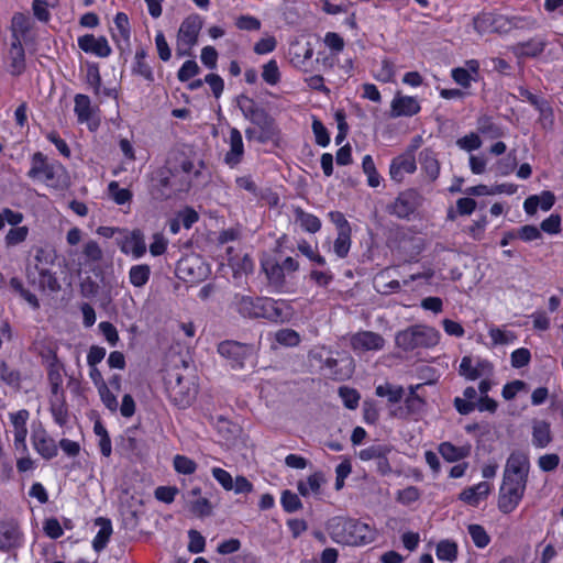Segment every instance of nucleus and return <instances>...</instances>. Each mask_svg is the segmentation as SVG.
Instances as JSON below:
<instances>
[{
	"mask_svg": "<svg viewBox=\"0 0 563 563\" xmlns=\"http://www.w3.org/2000/svg\"><path fill=\"white\" fill-rule=\"evenodd\" d=\"M529 470L530 462L525 452L515 451L509 455L498 496V509L503 514L512 512L521 501L527 487Z\"/></svg>",
	"mask_w": 563,
	"mask_h": 563,
	"instance_id": "f257e3e1",
	"label": "nucleus"
},
{
	"mask_svg": "<svg viewBox=\"0 0 563 563\" xmlns=\"http://www.w3.org/2000/svg\"><path fill=\"white\" fill-rule=\"evenodd\" d=\"M331 539L345 545H365L374 541L375 533L367 525L356 519L335 517L328 522Z\"/></svg>",
	"mask_w": 563,
	"mask_h": 563,
	"instance_id": "f03ea898",
	"label": "nucleus"
},
{
	"mask_svg": "<svg viewBox=\"0 0 563 563\" xmlns=\"http://www.w3.org/2000/svg\"><path fill=\"white\" fill-rule=\"evenodd\" d=\"M27 177L33 180L44 181L48 187L55 189H63L68 186V176L65 167L58 162H49L42 152H36L32 155Z\"/></svg>",
	"mask_w": 563,
	"mask_h": 563,
	"instance_id": "7ed1b4c3",
	"label": "nucleus"
},
{
	"mask_svg": "<svg viewBox=\"0 0 563 563\" xmlns=\"http://www.w3.org/2000/svg\"><path fill=\"white\" fill-rule=\"evenodd\" d=\"M439 341V333L433 328L412 325L396 334L395 342L404 351L418 347L434 346Z\"/></svg>",
	"mask_w": 563,
	"mask_h": 563,
	"instance_id": "20e7f679",
	"label": "nucleus"
},
{
	"mask_svg": "<svg viewBox=\"0 0 563 563\" xmlns=\"http://www.w3.org/2000/svg\"><path fill=\"white\" fill-rule=\"evenodd\" d=\"M166 391L169 400L178 408H188L196 399L198 387L194 379L178 373H170L166 380Z\"/></svg>",
	"mask_w": 563,
	"mask_h": 563,
	"instance_id": "39448f33",
	"label": "nucleus"
},
{
	"mask_svg": "<svg viewBox=\"0 0 563 563\" xmlns=\"http://www.w3.org/2000/svg\"><path fill=\"white\" fill-rule=\"evenodd\" d=\"M202 27L199 15H190L183 21L177 34V54L179 56L190 55V49L198 42V35Z\"/></svg>",
	"mask_w": 563,
	"mask_h": 563,
	"instance_id": "423d86ee",
	"label": "nucleus"
},
{
	"mask_svg": "<svg viewBox=\"0 0 563 563\" xmlns=\"http://www.w3.org/2000/svg\"><path fill=\"white\" fill-rule=\"evenodd\" d=\"M422 196L416 189L401 191L397 198L387 206V212L398 219H409L421 206Z\"/></svg>",
	"mask_w": 563,
	"mask_h": 563,
	"instance_id": "0eeeda50",
	"label": "nucleus"
},
{
	"mask_svg": "<svg viewBox=\"0 0 563 563\" xmlns=\"http://www.w3.org/2000/svg\"><path fill=\"white\" fill-rule=\"evenodd\" d=\"M473 25L474 30L481 35L485 33L506 34L512 29V23L507 16L492 12L475 16Z\"/></svg>",
	"mask_w": 563,
	"mask_h": 563,
	"instance_id": "6e6552de",
	"label": "nucleus"
},
{
	"mask_svg": "<svg viewBox=\"0 0 563 563\" xmlns=\"http://www.w3.org/2000/svg\"><path fill=\"white\" fill-rule=\"evenodd\" d=\"M24 534L18 521L13 519L0 520V552L11 553L20 549Z\"/></svg>",
	"mask_w": 563,
	"mask_h": 563,
	"instance_id": "1a4fd4ad",
	"label": "nucleus"
},
{
	"mask_svg": "<svg viewBox=\"0 0 563 563\" xmlns=\"http://www.w3.org/2000/svg\"><path fill=\"white\" fill-rule=\"evenodd\" d=\"M26 279L32 285H37L41 290H49L52 292H57L60 290V284L55 276L47 267L40 266L38 264H34V266L29 265L25 269Z\"/></svg>",
	"mask_w": 563,
	"mask_h": 563,
	"instance_id": "9d476101",
	"label": "nucleus"
},
{
	"mask_svg": "<svg viewBox=\"0 0 563 563\" xmlns=\"http://www.w3.org/2000/svg\"><path fill=\"white\" fill-rule=\"evenodd\" d=\"M218 352L242 367L244 361L253 353V346L238 341L227 340L218 345Z\"/></svg>",
	"mask_w": 563,
	"mask_h": 563,
	"instance_id": "9b49d317",
	"label": "nucleus"
},
{
	"mask_svg": "<svg viewBox=\"0 0 563 563\" xmlns=\"http://www.w3.org/2000/svg\"><path fill=\"white\" fill-rule=\"evenodd\" d=\"M417 169L413 148L408 150L391 161L389 175L397 183H401L406 174H412Z\"/></svg>",
	"mask_w": 563,
	"mask_h": 563,
	"instance_id": "f8f14e48",
	"label": "nucleus"
},
{
	"mask_svg": "<svg viewBox=\"0 0 563 563\" xmlns=\"http://www.w3.org/2000/svg\"><path fill=\"white\" fill-rule=\"evenodd\" d=\"M384 338L372 331H361L352 335L351 346L354 351H378L384 347Z\"/></svg>",
	"mask_w": 563,
	"mask_h": 563,
	"instance_id": "ddd939ff",
	"label": "nucleus"
},
{
	"mask_svg": "<svg viewBox=\"0 0 563 563\" xmlns=\"http://www.w3.org/2000/svg\"><path fill=\"white\" fill-rule=\"evenodd\" d=\"M250 122L258 128V135L256 136V141L260 143H266L277 135L275 121L265 109L255 114Z\"/></svg>",
	"mask_w": 563,
	"mask_h": 563,
	"instance_id": "4468645a",
	"label": "nucleus"
},
{
	"mask_svg": "<svg viewBox=\"0 0 563 563\" xmlns=\"http://www.w3.org/2000/svg\"><path fill=\"white\" fill-rule=\"evenodd\" d=\"M32 443L36 452L45 460L57 455V445L44 429L33 431Z\"/></svg>",
	"mask_w": 563,
	"mask_h": 563,
	"instance_id": "2eb2a0df",
	"label": "nucleus"
},
{
	"mask_svg": "<svg viewBox=\"0 0 563 563\" xmlns=\"http://www.w3.org/2000/svg\"><path fill=\"white\" fill-rule=\"evenodd\" d=\"M78 46L84 52L99 57H108L111 54V47L103 36L95 37L92 34H86L78 38Z\"/></svg>",
	"mask_w": 563,
	"mask_h": 563,
	"instance_id": "dca6fc26",
	"label": "nucleus"
},
{
	"mask_svg": "<svg viewBox=\"0 0 563 563\" xmlns=\"http://www.w3.org/2000/svg\"><path fill=\"white\" fill-rule=\"evenodd\" d=\"M258 298L260 297H251L246 295L236 294L233 298L232 306L241 317L249 319H258Z\"/></svg>",
	"mask_w": 563,
	"mask_h": 563,
	"instance_id": "f3484780",
	"label": "nucleus"
},
{
	"mask_svg": "<svg viewBox=\"0 0 563 563\" xmlns=\"http://www.w3.org/2000/svg\"><path fill=\"white\" fill-rule=\"evenodd\" d=\"M420 111V104L413 97L400 96L399 93L391 101V117H411Z\"/></svg>",
	"mask_w": 563,
	"mask_h": 563,
	"instance_id": "a211bd4d",
	"label": "nucleus"
},
{
	"mask_svg": "<svg viewBox=\"0 0 563 563\" xmlns=\"http://www.w3.org/2000/svg\"><path fill=\"white\" fill-rule=\"evenodd\" d=\"M493 371V366L488 361H478L473 365L471 356H464L460 364V374L470 380H475L483 375H488Z\"/></svg>",
	"mask_w": 563,
	"mask_h": 563,
	"instance_id": "6ab92c4d",
	"label": "nucleus"
},
{
	"mask_svg": "<svg viewBox=\"0 0 563 563\" xmlns=\"http://www.w3.org/2000/svg\"><path fill=\"white\" fill-rule=\"evenodd\" d=\"M244 155L242 134L236 128L230 130V150L224 156V162L230 167L238 166Z\"/></svg>",
	"mask_w": 563,
	"mask_h": 563,
	"instance_id": "aec40b11",
	"label": "nucleus"
},
{
	"mask_svg": "<svg viewBox=\"0 0 563 563\" xmlns=\"http://www.w3.org/2000/svg\"><path fill=\"white\" fill-rule=\"evenodd\" d=\"M170 176L167 169L157 170V178L153 179V184L150 188V194L153 199L163 201L172 196Z\"/></svg>",
	"mask_w": 563,
	"mask_h": 563,
	"instance_id": "412c9836",
	"label": "nucleus"
},
{
	"mask_svg": "<svg viewBox=\"0 0 563 563\" xmlns=\"http://www.w3.org/2000/svg\"><path fill=\"white\" fill-rule=\"evenodd\" d=\"M8 60L11 75L19 76L25 70V53L22 42L18 38L14 41L11 40Z\"/></svg>",
	"mask_w": 563,
	"mask_h": 563,
	"instance_id": "4be33fe9",
	"label": "nucleus"
},
{
	"mask_svg": "<svg viewBox=\"0 0 563 563\" xmlns=\"http://www.w3.org/2000/svg\"><path fill=\"white\" fill-rule=\"evenodd\" d=\"M260 313L258 318L267 319L269 321H282L284 319L283 302L276 301L271 298H258Z\"/></svg>",
	"mask_w": 563,
	"mask_h": 563,
	"instance_id": "5701e85b",
	"label": "nucleus"
},
{
	"mask_svg": "<svg viewBox=\"0 0 563 563\" xmlns=\"http://www.w3.org/2000/svg\"><path fill=\"white\" fill-rule=\"evenodd\" d=\"M555 202L554 195L545 190L540 196L533 195L525 200L523 208L528 214H534L540 207L542 210H550Z\"/></svg>",
	"mask_w": 563,
	"mask_h": 563,
	"instance_id": "b1692460",
	"label": "nucleus"
},
{
	"mask_svg": "<svg viewBox=\"0 0 563 563\" xmlns=\"http://www.w3.org/2000/svg\"><path fill=\"white\" fill-rule=\"evenodd\" d=\"M32 20L29 15L23 13H15L11 20V40L18 38L20 42L26 40L29 32L32 29Z\"/></svg>",
	"mask_w": 563,
	"mask_h": 563,
	"instance_id": "393cba45",
	"label": "nucleus"
},
{
	"mask_svg": "<svg viewBox=\"0 0 563 563\" xmlns=\"http://www.w3.org/2000/svg\"><path fill=\"white\" fill-rule=\"evenodd\" d=\"M552 441L550 423L544 420H533L532 422V444L536 448L543 449Z\"/></svg>",
	"mask_w": 563,
	"mask_h": 563,
	"instance_id": "a878e982",
	"label": "nucleus"
},
{
	"mask_svg": "<svg viewBox=\"0 0 563 563\" xmlns=\"http://www.w3.org/2000/svg\"><path fill=\"white\" fill-rule=\"evenodd\" d=\"M421 169L431 181H434L440 174V163L431 148H424L419 154Z\"/></svg>",
	"mask_w": 563,
	"mask_h": 563,
	"instance_id": "bb28decb",
	"label": "nucleus"
},
{
	"mask_svg": "<svg viewBox=\"0 0 563 563\" xmlns=\"http://www.w3.org/2000/svg\"><path fill=\"white\" fill-rule=\"evenodd\" d=\"M490 486L487 482H481L475 486L467 487L460 494V499L468 505L476 506L489 494Z\"/></svg>",
	"mask_w": 563,
	"mask_h": 563,
	"instance_id": "cd10ccee",
	"label": "nucleus"
},
{
	"mask_svg": "<svg viewBox=\"0 0 563 563\" xmlns=\"http://www.w3.org/2000/svg\"><path fill=\"white\" fill-rule=\"evenodd\" d=\"M313 358L318 360L322 364V367L329 369V377L333 379L342 380L345 377H347L351 373V366H349V368H346L345 371L336 369L339 361L331 356H327L323 358L322 353H314ZM345 361L349 363V365L352 364V358L347 357Z\"/></svg>",
	"mask_w": 563,
	"mask_h": 563,
	"instance_id": "c85d7f7f",
	"label": "nucleus"
},
{
	"mask_svg": "<svg viewBox=\"0 0 563 563\" xmlns=\"http://www.w3.org/2000/svg\"><path fill=\"white\" fill-rule=\"evenodd\" d=\"M544 47L545 43L543 41L531 38L511 46L510 51L519 58L536 57L544 51Z\"/></svg>",
	"mask_w": 563,
	"mask_h": 563,
	"instance_id": "c756f323",
	"label": "nucleus"
},
{
	"mask_svg": "<svg viewBox=\"0 0 563 563\" xmlns=\"http://www.w3.org/2000/svg\"><path fill=\"white\" fill-rule=\"evenodd\" d=\"M471 444L455 446L451 442H442L439 445V453L448 462H456L467 457L471 454Z\"/></svg>",
	"mask_w": 563,
	"mask_h": 563,
	"instance_id": "7c9ffc66",
	"label": "nucleus"
},
{
	"mask_svg": "<svg viewBox=\"0 0 563 563\" xmlns=\"http://www.w3.org/2000/svg\"><path fill=\"white\" fill-rule=\"evenodd\" d=\"M96 526L100 527L98 533L92 541V548L96 552L102 551L112 534L111 521L107 518L99 517L95 520Z\"/></svg>",
	"mask_w": 563,
	"mask_h": 563,
	"instance_id": "2f4dec72",
	"label": "nucleus"
},
{
	"mask_svg": "<svg viewBox=\"0 0 563 563\" xmlns=\"http://www.w3.org/2000/svg\"><path fill=\"white\" fill-rule=\"evenodd\" d=\"M168 164L169 167L167 168V170L172 176H177L181 173L185 175L184 181L186 184V187L188 188L191 183L190 174L194 169V163L185 155L180 154L178 157H176L175 164L172 161H169Z\"/></svg>",
	"mask_w": 563,
	"mask_h": 563,
	"instance_id": "473e14b6",
	"label": "nucleus"
},
{
	"mask_svg": "<svg viewBox=\"0 0 563 563\" xmlns=\"http://www.w3.org/2000/svg\"><path fill=\"white\" fill-rule=\"evenodd\" d=\"M313 55V48L310 43L303 45L299 43L291 44L289 48L290 62L294 66L302 68L307 60Z\"/></svg>",
	"mask_w": 563,
	"mask_h": 563,
	"instance_id": "72a5a7b5",
	"label": "nucleus"
},
{
	"mask_svg": "<svg viewBox=\"0 0 563 563\" xmlns=\"http://www.w3.org/2000/svg\"><path fill=\"white\" fill-rule=\"evenodd\" d=\"M479 134L487 139H499L504 135V130L488 115H481L476 122Z\"/></svg>",
	"mask_w": 563,
	"mask_h": 563,
	"instance_id": "f704fd0d",
	"label": "nucleus"
},
{
	"mask_svg": "<svg viewBox=\"0 0 563 563\" xmlns=\"http://www.w3.org/2000/svg\"><path fill=\"white\" fill-rule=\"evenodd\" d=\"M114 25L118 33H113V38L117 41L119 47L122 48L121 43H124L126 46H129L131 32L128 15L123 12L117 13L114 18Z\"/></svg>",
	"mask_w": 563,
	"mask_h": 563,
	"instance_id": "c9c22d12",
	"label": "nucleus"
},
{
	"mask_svg": "<svg viewBox=\"0 0 563 563\" xmlns=\"http://www.w3.org/2000/svg\"><path fill=\"white\" fill-rule=\"evenodd\" d=\"M325 482L321 472L311 474L306 482H298L297 488L301 496L307 497L310 494H319L321 485Z\"/></svg>",
	"mask_w": 563,
	"mask_h": 563,
	"instance_id": "e433bc0d",
	"label": "nucleus"
},
{
	"mask_svg": "<svg viewBox=\"0 0 563 563\" xmlns=\"http://www.w3.org/2000/svg\"><path fill=\"white\" fill-rule=\"evenodd\" d=\"M147 56L146 51L143 47H140L134 56V64L132 67V73L134 75L143 77L147 81L154 80V75L151 66L146 63L145 58Z\"/></svg>",
	"mask_w": 563,
	"mask_h": 563,
	"instance_id": "4c0bfd02",
	"label": "nucleus"
},
{
	"mask_svg": "<svg viewBox=\"0 0 563 563\" xmlns=\"http://www.w3.org/2000/svg\"><path fill=\"white\" fill-rule=\"evenodd\" d=\"M295 220L300 227L310 233H316L321 228V221L313 214L305 212L300 207L294 208Z\"/></svg>",
	"mask_w": 563,
	"mask_h": 563,
	"instance_id": "58836bf2",
	"label": "nucleus"
},
{
	"mask_svg": "<svg viewBox=\"0 0 563 563\" xmlns=\"http://www.w3.org/2000/svg\"><path fill=\"white\" fill-rule=\"evenodd\" d=\"M375 394L378 397H386L390 404H398L402 399L405 390L401 386L385 383L376 387Z\"/></svg>",
	"mask_w": 563,
	"mask_h": 563,
	"instance_id": "ea45409f",
	"label": "nucleus"
},
{
	"mask_svg": "<svg viewBox=\"0 0 563 563\" xmlns=\"http://www.w3.org/2000/svg\"><path fill=\"white\" fill-rule=\"evenodd\" d=\"M124 253L129 251L135 258L143 256L146 252V245L140 231H134L131 238L126 241V244L122 247Z\"/></svg>",
	"mask_w": 563,
	"mask_h": 563,
	"instance_id": "a19ab883",
	"label": "nucleus"
},
{
	"mask_svg": "<svg viewBox=\"0 0 563 563\" xmlns=\"http://www.w3.org/2000/svg\"><path fill=\"white\" fill-rule=\"evenodd\" d=\"M151 268L146 264L134 265L130 268L129 278L134 287H143L150 279Z\"/></svg>",
	"mask_w": 563,
	"mask_h": 563,
	"instance_id": "79ce46f5",
	"label": "nucleus"
},
{
	"mask_svg": "<svg viewBox=\"0 0 563 563\" xmlns=\"http://www.w3.org/2000/svg\"><path fill=\"white\" fill-rule=\"evenodd\" d=\"M236 104L242 111L243 117L249 121H251L255 114L264 110L263 108L258 107L252 98L245 95H241L236 98Z\"/></svg>",
	"mask_w": 563,
	"mask_h": 563,
	"instance_id": "37998d69",
	"label": "nucleus"
},
{
	"mask_svg": "<svg viewBox=\"0 0 563 563\" xmlns=\"http://www.w3.org/2000/svg\"><path fill=\"white\" fill-rule=\"evenodd\" d=\"M75 113L77 114L78 121L86 122L91 118V104L90 98L86 95H76L75 97Z\"/></svg>",
	"mask_w": 563,
	"mask_h": 563,
	"instance_id": "c03bdc74",
	"label": "nucleus"
},
{
	"mask_svg": "<svg viewBox=\"0 0 563 563\" xmlns=\"http://www.w3.org/2000/svg\"><path fill=\"white\" fill-rule=\"evenodd\" d=\"M93 431L96 435L99 438L98 445L101 454L106 457H109L112 452V445L107 429L100 421H96L93 426Z\"/></svg>",
	"mask_w": 563,
	"mask_h": 563,
	"instance_id": "a18cd8bd",
	"label": "nucleus"
},
{
	"mask_svg": "<svg viewBox=\"0 0 563 563\" xmlns=\"http://www.w3.org/2000/svg\"><path fill=\"white\" fill-rule=\"evenodd\" d=\"M49 405H51V408H49L51 413H52L55 422L57 424H59L60 427L66 424L67 419H68V410H67L65 399H58V398L49 399Z\"/></svg>",
	"mask_w": 563,
	"mask_h": 563,
	"instance_id": "49530a36",
	"label": "nucleus"
},
{
	"mask_svg": "<svg viewBox=\"0 0 563 563\" xmlns=\"http://www.w3.org/2000/svg\"><path fill=\"white\" fill-rule=\"evenodd\" d=\"M437 556L439 560L453 562L457 556V545L455 542L444 540L437 545Z\"/></svg>",
	"mask_w": 563,
	"mask_h": 563,
	"instance_id": "de8ad7c7",
	"label": "nucleus"
},
{
	"mask_svg": "<svg viewBox=\"0 0 563 563\" xmlns=\"http://www.w3.org/2000/svg\"><path fill=\"white\" fill-rule=\"evenodd\" d=\"M391 449L386 444H374L358 452V457L362 461L378 460L384 454L390 453Z\"/></svg>",
	"mask_w": 563,
	"mask_h": 563,
	"instance_id": "09e8293b",
	"label": "nucleus"
},
{
	"mask_svg": "<svg viewBox=\"0 0 563 563\" xmlns=\"http://www.w3.org/2000/svg\"><path fill=\"white\" fill-rule=\"evenodd\" d=\"M467 530L472 538V541L477 548L483 549L489 544L490 537L481 525H470Z\"/></svg>",
	"mask_w": 563,
	"mask_h": 563,
	"instance_id": "8fccbe9b",
	"label": "nucleus"
},
{
	"mask_svg": "<svg viewBox=\"0 0 563 563\" xmlns=\"http://www.w3.org/2000/svg\"><path fill=\"white\" fill-rule=\"evenodd\" d=\"M350 247H351V231L338 232V236L333 244L334 253L339 257L344 258L349 254Z\"/></svg>",
	"mask_w": 563,
	"mask_h": 563,
	"instance_id": "3c124183",
	"label": "nucleus"
},
{
	"mask_svg": "<svg viewBox=\"0 0 563 563\" xmlns=\"http://www.w3.org/2000/svg\"><path fill=\"white\" fill-rule=\"evenodd\" d=\"M262 78L268 85L275 86L280 80V71L275 59H271L263 66Z\"/></svg>",
	"mask_w": 563,
	"mask_h": 563,
	"instance_id": "603ef678",
	"label": "nucleus"
},
{
	"mask_svg": "<svg viewBox=\"0 0 563 563\" xmlns=\"http://www.w3.org/2000/svg\"><path fill=\"white\" fill-rule=\"evenodd\" d=\"M280 504L286 512H295L302 508V503L298 495L290 492L284 490L280 497Z\"/></svg>",
	"mask_w": 563,
	"mask_h": 563,
	"instance_id": "864d4df0",
	"label": "nucleus"
},
{
	"mask_svg": "<svg viewBox=\"0 0 563 563\" xmlns=\"http://www.w3.org/2000/svg\"><path fill=\"white\" fill-rule=\"evenodd\" d=\"M276 341L285 346H296L300 343V335L292 329H282L275 334Z\"/></svg>",
	"mask_w": 563,
	"mask_h": 563,
	"instance_id": "5fc2aeb1",
	"label": "nucleus"
},
{
	"mask_svg": "<svg viewBox=\"0 0 563 563\" xmlns=\"http://www.w3.org/2000/svg\"><path fill=\"white\" fill-rule=\"evenodd\" d=\"M108 190L118 205H124L132 199V192L126 188H120L117 181H111L108 186Z\"/></svg>",
	"mask_w": 563,
	"mask_h": 563,
	"instance_id": "6e6d98bb",
	"label": "nucleus"
},
{
	"mask_svg": "<svg viewBox=\"0 0 563 563\" xmlns=\"http://www.w3.org/2000/svg\"><path fill=\"white\" fill-rule=\"evenodd\" d=\"M263 269L267 278L273 283H280L284 279V271L282 264L274 261L263 263Z\"/></svg>",
	"mask_w": 563,
	"mask_h": 563,
	"instance_id": "4d7b16f0",
	"label": "nucleus"
},
{
	"mask_svg": "<svg viewBox=\"0 0 563 563\" xmlns=\"http://www.w3.org/2000/svg\"><path fill=\"white\" fill-rule=\"evenodd\" d=\"M456 145L464 151L472 152L482 146V140L477 133L471 132L456 141Z\"/></svg>",
	"mask_w": 563,
	"mask_h": 563,
	"instance_id": "13d9d810",
	"label": "nucleus"
},
{
	"mask_svg": "<svg viewBox=\"0 0 563 563\" xmlns=\"http://www.w3.org/2000/svg\"><path fill=\"white\" fill-rule=\"evenodd\" d=\"M98 394L102 404L112 412L118 410L119 404L117 400V396L110 390L108 384L102 385V387L97 388Z\"/></svg>",
	"mask_w": 563,
	"mask_h": 563,
	"instance_id": "bf43d9fd",
	"label": "nucleus"
},
{
	"mask_svg": "<svg viewBox=\"0 0 563 563\" xmlns=\"http://www.w3.org/2000/svg\"><path fill=\"white\" fill-rule=\"evenodd\" d=\"M339 395L346 408L355 409L358 406L360 394L355 389L343 386L339 388Z\"/></svg>",
	"mask_w": 563,
	"mask_h": 563,
	"instance_id": "052dcab7",
	"label": "nucleus"
},
{
	"mask_svg": "<svg viewBox=\"0 0 563 563\" xmlns=\"http://www.w3.org/2000/svg\"><path fill=\"white\" fill-rule=\"evenodd\" d=\"M174 467L178 473L190 475L195 473L197 464L191 459L178 454L174 457Z\"/></svg>",
	"mask_w": 563,
	"mask_h": 563,
	"instance_id": "680f3d73",
	"label": "nucleus"
},
{
	"mask_svg": "<svg viewBox=\"0 0 563 563\" xmlns=\"http://www.w3.org/2000/svg\"><path fill=\"white\" fill-rule=\"evenodd\" d=\"M199 71H200V68L195 60H192V59L186 60L183 64V66L180 67V69L178 70L177 78L179 79V81L185 82V81H188L194 76L198 75Z\"/></svg>",
	"mask_w": 563,
	"mask_h": 563,
	"instance_id": "e2e57ef3",
	"label": "nucleus"
},
{
	"mask_svg": "<svg viewBox=\"0 0 563 563\" xmlns=\"http://www.w3.org/2000/svg\"><path fill=\"white\" fill-rule=\"evenodd\" d=\"M0 378L8 385L18 386L20 383V373L2 361L0 363Z\"/></svg>",
	"mask_w": 563,
	"mask_h": 563,
	"instance_id": "0e129e2a",
	"label": "nucleus"
},
{
	"mask_svg": "<svg viewBox=\"0 0 563 563\" xmlns=\"http://www.w3.org/2000/svg\"><path fill=\"white\" fill-rule=\"evenodd\" d=\"M511 365L515 368H521L530 363L531 354L528 349L520 347L511 353Z\"/></svg>",
	"mask_w": 563,
	"mask_h": 563,
	"instance_id": "69168bd1",
	"label": "nucleus"
},
{
	"mask_svg": "<svg viewBox=\"0 0 563 563\" xmlns=\"http://www.w3.org/2000/svg\"><path fill=\"white\" fill-rule=\"evenodd\" d=\"M189 543L188 551L191 553H200L205 550L206 540L197 530H189L188 532Z\"/></svg>",
	"mask_w": 563,
	"mask_h": 563,
	"instance_id": "338daca9",
	"label": "nucleus"
},
{
	"mask_svg": "<svg viewBox=\"0 0 563 563\" xmlns=\"http://www.w3.org/2000/svg\"><path fill=\"white\" fill-rule=\"evenodd\" d=\"M27 233L29 230L26 227H18L10 229L5 235V242L8 245H16L26 239Z\"/></svg>",
	"mask_w": 563,
	"mask_h": 563,
	"instance_id": "774afa93",
	"label": "nucleus"
}]
</instances>
